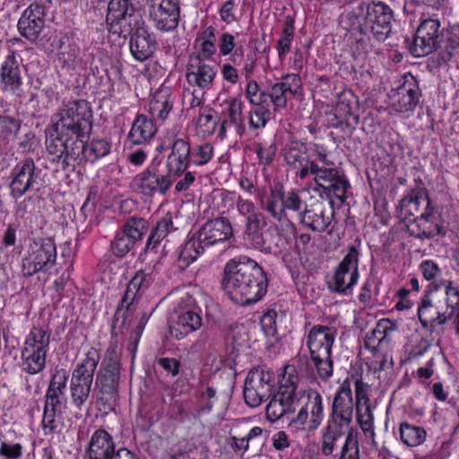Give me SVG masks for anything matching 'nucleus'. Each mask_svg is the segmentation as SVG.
<instances>
[{
  "label": "nucleus",
  "instance_id": "nucleus-15",
  "mask_svg": "<svg viewBox=\"0 0 459 459\" xmlns=\"http://www.w3.org/2000/svg\"><path fill=\"white\" fill-rule=\"evenodd\" d=\"M148 230L147 220L136 216L129 217L111 242L110 249L113 255L120 258L126 256L138 242L142 241Z\"/></svg>",
  "mask_w": 459,
  "mask_h": 459
},
{
  "label": "nucleus",
  "instance_id": "nucleus-29",
  "mask_svg": "<svg viewBox=\"0 0 459 459\" xmlns=\"http://www.w3.org/2000/svg\"><path fill=\"white\" fill-rule=\"evenodd\" d=\"M216 75L212 65L206 64L200 55L191 56L186 67V80L201 89L210 88Z\"/></svg>",
  "mask_w": 459,
  "mask_h": 459
},
{
  "label": "nucleus",
  "instance_id": "nucleus-51",
  "mask_svg": "<svg viewBox=\"0 0 459 459\" xmlns=\"http://www.w3.org/2000/svg\"><path fill=\"white\" fill-rule=\"evenodd\" d=\"M243 234L244 239L249 246L259 250L264 249L265 241L261 224L244 227Z\"/></svg>",
  "mask_w": 459,
  "mask_h": 459
},
{
  "label": "nucleus",
  "instance_id": "nucleus-54",
  "mask_svg": "<svg viewBox=\"0 0 459 459\" xmlns=\"http://www.w3.org/2000/svg\"><path fill=\"white\" fill-rule=\"evenodd\" d=\"M294 35L293 21H287L284 24L282 33L278 40V54L280 57L284 56L290 48L291 41Z\"/></svg>",
  "mask_w": 459,
  "mask_h": 459
},
{
  "label": "nucleus",
  "instance_id": "nucleus-47",
  "mask_svg": "<svg viewBox=\"0 0 459 459\" xmlns=\"http://www.w3.org/2000/svg\"><path fill=\"white\" fill-rule=\"evenodd\" d=\"M358 423L366 436L374 437V415L371 404L356 406Z\"/></svg>",
  "mask_w": 459,
  "mask_h": 459
},
{
  "label": "nucleus",
  "instance_id": "nucleus-28",
  "mask_svg": "<svg viewBox=\"0 0 459 459\" xmlns=\"http://www.w3.org/2000/svg\"><path fill=\"white\" fill-rule=\"evenodd\" d=\"M352 393L349 385L343 383L334 395L328 420L351 426L353 416Z\"/></svg>",
  "mask_w": 459,
  "mask_h": 459
},
{
  "label": "nucleus",
  "instance_id": "nucleus-38",
  "mask_svg": "<svg viewBox=\"0 0 459 459\" xmlns=\"http://www.w3.org/2000/svg\"><path fill=\"white\" fill-rule=\"evenodd\" d=\"M22 124V120L19 117L0 114V154L3 147L7 146L12 138L20 134Z\"/></svg>",
  "mask_w": 459,
  "mask_h": 459
},
{
  "label": "nucleus",
  "instance_id": "nucleus-46",
  "mask_svg": "<svg viewBox=\"0 0 459 459\" xmlns=\"http://www.w3.org/2000/svg\"><path fill=\"white\" fill-rule=\"evenodd\" d=\"M351 283V273L346 271L341 272L340 269L336 268L332 281L328 282V287L333 292L347 295L356 285Z\"/></svg>",
  "mask_w": 459,
  "mask_h": 459
},
{
  "label": "nucleus",
  "instance_id": "nucleus-62",
  "mask_svg": "<svg viewBox=\"0 0 459 459\" xmlns=\"http://www.w3.org/2000/svg\"><path fill=\"white\" fill-rule=\"evenodd\" d=\"M188 165L182 162L181 160L168 156L166 160V170H164V172L166 175L169 176L170 180L173 183L177 178L183 175Z\"/></svg>",
  "mask_w": 459,
  "mask_h": 459
},
{
  "label": "nucleus",
  "instance_id": "nucleus-50",
  "mask_svg": "<svg viewBox=\"0 0 459 459\" xmlns=\"http://www.w3.org/2000/svg\"><path fill=\"white\" fill-rule=\"evenodd\" d=\"M169 156L189 165L191 162V146L189 142L184 138L174 139L171 145V152Z\"/></svg>",
  "mask_w": 459,
  "mask_h": 459
},
{
  "label": "nucleus",
  "instance_id": "nucleus-52",
  "mask_svg": "<svg viewBox=\"0 0 459 459\" xmlns=\"http://www.w3.org/2000/svg\"><path fill=\"white\" fill-rule=\"evenodd\" d=\"M213 156V147L204 143L191 148V162L197 166L207 164Z\"/></svg>",
  "mask_w": 459,
  "mask_h": 459
},
{
  "label": "nucleus",
  "instance_id": "nucleus-11",
  "mask_svg": "<svg viewBox=\"0 0 459 459\" xmlns=\"http://www.w3.org/2000/svg\"><path fill=\"white\" fill-rule=\"evenodd\" d=\"M41 170L36 166L31 157L21 160L13 168L8 185L9 195L13 200L23 197L26 194L39 189V176Z\"/></svg>",
  "mask_w": 459,
  "mask_h": 459
},
{
  "label": "nucleus",
  "instance_id": "nucleus-31",
  "mask_svg": "<svg viewBox=\"0 0 459 459\" xmlns=\"http://www.w3.org/2000/svg\"><path fill=\"white\" fill-rule=\"evenodd\" d=\"M117 450L113 437L104 429H98L91 435L86 454L89 459H111Z\"/></svg>",
  "mask_w": 459,
  "mask_h": 459
},
{
  "label": "nucleus",
  "instance_id": "nucleus-12",
  "mask_svg": "<svg viewBox=\"0 0 459 459\" xmlns=\"http://www.w3.org/2000/svg\"><path fill=\"white\" fill-rule=\"evenodd\" d=\"M310 175L314 176V181L318 188L323 190L328 197L334 196L341 202L346 199V193L351 187L345 174L333 166H320L319 163H312Z\"/></svg>",
  "mask_w": 459,
  "mask_h": 459
},
{
  "label": "nucleus",
  "instance_id": "nucleus-34",
  "mask_svg": "<svg viewBox=\"0 0 459 459\" xmlns=\"http://www.w3.org/2000/svg\"><path fill=\"white\" fill-rule=\"evenodd\" d=\"M440 41L438 66L448 64L455 55L459 53V26L445 28Z\"/></svg>",
  "mask_w": 459,
  "mask_h": 459
},
{
  "label": "nucleus",
  "instance_id": "nucleus-37",
  "mask_svg": "<svg viewBox=\"0 0 459 459\" xmlns=\"http://www.w3.org/2000/svg\"><path fill=\"white\" fill-rule=\"evenodd\" d=\"M47 354L48 352L23 346L21 353L22 370L30 375L40 373L46 368Z\"/></svg>",
  "mask_w": 459,
  "mask_h": 459
},
{
  "label": "nucleus",
  "instance_id": "nucleus-35",
  "mask_svg": "<svg viewBox=\"0 0 459 459\" xmlns=\"http://www.w3.org/2000/svg\"><path fill=\"white\" fill-rule=\"evenodd\" d=\"M157 132L152 118L140 114L133 122L131 130L128 134V139L134 144H143L152 139Z\"/></svg>",
  "mask_w": 459,
  "mask_h": 459
},
{
  "label": "nucleus",
  "instance_id": "nucleus-3",
  "mask_svg": "<svg viewBox=\"0 0 459 459\" xmlns=\"http://www.w3.org/2000/svg\"><path fill=\"white\" fill-rule=\"evenodd\" d=\"M221 285L234 303L244 307L262 299L267 292L268 278L257 262L240 256L226 263Z\"/></svg>",
  "mask_w": 459,
  "mask_h": 459
},
{
  "label": "nucleus",
  "instance_id": "nucleus-63",
  "mask_svg": "<svg viewBox=\"0 0 459 459\" xmlns=\"http://www.w3.org/2000/svg\"><path fill=\"white\" fill-rule=\"evenodd\" d=\"M206 38L201 44V53L198 55L201 56V58L204 61V59L210 58L216 52V47L213 41L214 39V29L212 27H209L204 33Z\"/></svg>",
  "mask_w": 459,
  "mask_h": 459
},
{
  "label": "nucleus",
  "instance_id": "nucleus-58",
  "mask_svg": "<svg viewBox=\"0 0 459 459\" xmlns=\"http://www.w3.org/2000/svg\"><path fill=\"white\" fill-rule=\"evenodd\" d=\"M62 412L43 410L41 426L46 434H54L59 431Z\"/></svg>",
  "mask_w": 459,
  "mask_h": 459
},
{
  "label": "nucleus",
  "instance_id": "nucleus-30",
  "mask_svg": "<svg viewBox=\"0 0 459 459\" xmlns=\"http://www.w3.org/2000/svg\"><path fill=\"white\" fill-rule=\"evenodd\" d=\"M153 281L152 273L145 270H139L128 283L124 296L121 299L120 306L117 307L116 316L120 313V309L125 307L129 311L133 305L138 300L144 291L150 287Z\"/></svg>",
  "mask_w": 459,
  "mask_h": 459
},
{
  "label": "nucleus",
  "instance_id": "nucleus-43",
  "mask_svg": "<svg viewBox=\"0 0 459 459\" xmlns=\"http://www.w3.org/2000/svg\"><path fill=\"white\" fill-rule=\"evenodd\" d=\"M400 438L407 446H417L426 438V431L422 427L402 422L399 428Z\"/></svg>",
  "mask_w": 459,
  "mask_h": 459
},
{
  "label": "nucleus",
  "instance_id": "nucleus-60",
  "mask_svg": "<svg viewBox=\"0 0 459 459\" xmlns=\"http://www.w3.org/2000/svg\"><path fill=\"white\" fill-rule=\"evenodd\" d=\"M305 204L303 203L299 194L297 191L291 190L287 193L283 191V208L284 212L286 211H293L299 212V213L303 212V207Z\"/></svg>",
  "mask_w": 459,
  "mask_h": 459
},
{
  "label": "nucleus",
  "instance_id": "nucleus-23",
  "mask_svg": "<svg viewBox=\"0 0 459 459\" xmlns=\"http://www.w3.org/2000/svg\"><path fill=\"white\" fill-rule=\"evenodd\" d=\"M282 155L289 169L300 179L310 175V167L316 163L307 154V145L300 141H292L282 149Z\"/></svg>",
  "mask_w": 459,
  "mask_h": 459
},
{
  "label": "nucleus",
  "instance_id": "nucleus-53",
  "mask_svg": "<svg viewBox=\"0 0 459 459\" xmlns=\"http://www.w3.org/2000/svg\"><path fill=\"white\" fill-rule=\"evenodd\" d=\"M192 312L200 314L201 308L197 305L195 298L189 293L184 294L178 301L174 308V316L176 317L191 315Z\"/></svg>",
  "mask_w": 459,
  "mask_h": 459
},
{
  "label": "nucleus",
  "instance_id": "nucleus-49",
  "mask_svg": "<svg viewBox=\"0 0 459 459\" xmlns=\"http://www.w3.org/2000/svg\"><path fill=\"white\" fill-rule=\"evenodd\" d=\"M173 108V101L169 96L154 97L150 102V111L153 117L165 121Z\"/></svg>",
  "mask_w": 459,
  "mask_h": 459
},
{
  "label": "nucleus",
  "instance_id": "nucleus-27",
  "mask_svg": "<svg viewBox=\"0 0 459 459\" xmlns=\"http://www.w3.org/2000/svg\"><path fill=\"white\" fill-rule=\"evenodd\" d=\"M399 208L401 216H404L405 219L410 216L415 218L422 212L435 210L425 187L411 189L402 198Z\"/></svg>",
  "mask_w": 459,
  "mask_h": 459
},
{
  "label": "nucleus",
  "instance_id": "nucleus-39",
  "mask_svg": "<svg viewBox=\"0 0 459 459\" xmlns=\"http://www.w3.org/2000/svg\"><path fill=\"white\" fill-rule=\"evenodd\" d=\"M51 334V329L47 325L33 326L26 336L23 346L48 352Z\"/></svg>",
  "mask_w": 459,
  "mask_h": 459
},
{
  "label": "nucleus",
  "instance_id": "nucleus-25",
  "mask_svg": "<svg viewBox=\"0 0 459 459\" xmlns=\"http://www.w3.org/2000/svg\"><path fill=\"white\" fill-rule=\"evenodd\" d=\"M300 85L301 82L299 75L286 74L282 76L281 82H275L267 88L265 105L271 102L275 111L284 108L288 100L294 96Z\"/></svg>",
  "mask_w": 459,
  "mask_h": 459
},
{
  "label": "nucleus",
  "instance_id": "nucleus-33",
  "mask_svg": "<svg viewBox=\"0 0 459 459\" xmlns=\"http://www.w3.org/2000/svg\"><path fill=\"white\" fill-rule=\"evenodd\" d=\"M349 425L328 420L326 426L322 431L321 437V453L325 456H330L337 446V442L343 437L346 438L347 433L351 429Z\"/></svg>",
  "mask_w": 459,
  "mask_h": 459
},
{
  "label": "nucleus",
  "instance_id": "nucleus-6",
  "mask_svg": "<svg viewBox=\"0 0 459 459\" xmlns=\"http://www.w3.org/2000/svg\"><path fill=\"white\" fill-rule=\"evenodd\" d=\"M99 350L91 347L85 354V358L73 369L70 379V396L72 404L82 410L87 402L92 398V384L94 374L100 363Z\"/></svg>",
  "mask_w": 459,
  "mask_h": 459
},
{
  "label": "nucleus",
  "instance_id": "nucleus-17",
  "mask_svg": "<svg viewBox=\"0 0 459 459\" xmlns=\"http://www.w3.org/2000/svg\"><path fill=\"white\" fill-rule=\"evenodd\" d=\"M421 95L418 80L411 74H407L403 77V82L389 95L391 108L397 113L413 111Z\"/></svg>",
  "mask_w": 459,
  "mask_h": 459
},
{
  "label": "nucleus",
  "instance_id": "nucleus-2",
  "mask_svg": "<svg viewBox=\"0 0 459 459\" xmlns=\"http://www.w3.org/2000/svg\"><path fill=\"white\" fill-rule=\"evenodd\" d=\"M299 380L294 366H286L278 391L266 406V418L271 422H275L284 415L294 412L300 402L306 399L289 425L297 429L313 431L319 427L324 419L322 396L316 390L309 389L307 393L298 390Z\"/></svg>",
  "mask_w": 459,
  "mask_h": 459
},
{
  "label": "nucleus",
  "instance_id": "nucleus-20",
  "mask_svg": "<svg viewBox=\"0 0 459 459\" xmlns=\"http://www.w3.org/2000/svg\"><path fill=\"white\" fill-rule=\"evenodd\" d=\"M149 13L159 30L172 31L178 26L179 0H150Z\"/></svg>",
  "mask_w": 459,
  "mask_h": 459
},
{
  "label": "nucleus",
  "instance_id": "nucleus-7",
  "mask_svg": "<svg viewBox=\"0 0 459 459\" xmlns=\"http://www.w3.org/2000/svg\"><path fill=\"white\" fill-rule=\"evenodd\" d=\"M337 331L326 325H314L307 334V346L311 359L322 380L329 379L333 371L332 347Z\"/></svg>",
  "mask_w": 459,
  "mask_h": 459
},
{
  "label": "nucleus",
  "instance_id": "nucleus-45",
  "mask_svg": "<svg viewBox=\"0 0 459 459\" xmlns=\"http://www.w3.org/2000/svg\"><path fill=\"white\" fill-rule=\"evenodd\" d=\"M262 434V428L254 427L242 437H237L235 436L230 437L228 440V444L237 455H243L248 450L249 443L254 438L260 437Z\"/></svg>",
  "mask_w": 459,
  "mask_h": 459
},
{
  "label": "nucleus",
  "instance_id": "nucleus-56",
  "mask_svg": "<svg viewBox=\"0 0 459 459\" xmlns=\"http://www.w3.org/2000/svg\"><path fill=\"white\" fill-rule=\"evenodd\" d=\"M266 91H261L255 80L247 82L246 88V97L249 103L254 106H262L266 104Z\"/></svg>",
  "mask_w": 459,
  "mask_h": 459
},
{
  "label": "nucleus",
  "instance_id": "nucleus-22",
  "mask_svg": "<svg viewBox=\"0 0 459 459\" xmlns=\"http://www.w3.org/2000/svg\"><path fill=\"white\" fill-rule=\"evenodd\" d=\"M22 60H19L14 52L9 54L3 62L0 69V83L4 92L22 98L23 90Z\"/></svg>",
  "mask_w": 459,
  "mask_h": 459
},
{
  "label": "nucleus",
  "instance_id": "nucleus-57",
  "mask_svg": "<svg viewBox=\"0 0 459 459\" xmlns=\"http://www.w3.org/2000/svg\"><path fill=\"white\" fill-rule=\"evenodd\" d=\"M79 54V48L75 44L70 43L67 39V43L61 41L57 56L59 61L64 65H70L74 64Z\"/></svg>",
  "mask_w": 459,
  "mask_h": 459
},
{
  "label": "nucleus",
  "instance_id": "nucleus-10",
  "mask_svg": "<svg viewBox=\"0 0 459 459\" xmlns=\"http://www.w3.org/2000/svg\"><path fill=\"white\" fill-rule=\"evenodd\" d=\"M444 30L436 15L422 18L409 48L411 54L420 57L438 50Z\"/></svg>",
  "mask_w": 459,
  "mask_h": 459
},
{
  "label": "nucleus",
  "instance_id": "nucleus-18",
  "mask_svg": "<svg viewBox=\"0 0 459 459\" xmlns=\"http://www.w3.org/2000/svg\"><path fill=\"white\" fill-rule=\"evenodd\" d=\"M134 183L146 196L165 195L173 184L160 164L150 165L134 178Z\"/></svg>",
  "mask_w": 459,
  "mask_h": 459
},
{
  "label": "nucleus",
  "instance_id": "nucleus-19",
  "mask_svg": "<svg viewBox=\"0 0 459 459\" xmlns=\"http://www.w3.org/2000/svg\"><path fill=\"white\" fill-rule=\"evenodd\" d=\"M442 284L445 286L446 310L441 311L440 308H438L437 315L434 316V320L431 321L429 327L426 328L429 331L431 335H435L434 338L437 337V339H439L442 331H438L436 327L437 325H443L447 321L451 320L455 312H457L455 319V331L459 336V287L455 286L451 281H446L442 282Z\"/></svg>",
  "mask_w": 459,
  "mask_h": 459
},
{
  "label": "nucleus",
  "instance_id": "nucleus-44",
  "mask_svg": "<svg viewBox=\"0 0 459 459\" xmlns=\"http://www.w3.org/2000/svg\"><path fill=\"white\" fill-rule=\"evenodd\" d=\"M359 251L357 246H350L348 253L339 264L337 269L341 272L346 271L351 273V283L356 284L359 279Z\"/></svg>",
  "mask_w": 459,
  "mask_h": 459
},
{
  "label": "nucleus",
  "instance_id": "nucleus-21",
  "mask_svg": "<svg viewBox=\"0 0 459 459\" xmlns=\"http://www.w3.org/2000/svg\"><path fill=\"white\" fill-rule=\"evenodd\" d=\"M46 6L42 2L35 1L22 13L17 24L20 34L34 42L45 27Z\"/></svg>",
  "mask_w": 459,
  "mask_h": 459
},
{
  "label": "nucleus",
  "instance_id": "nucleus-8",
  "mask_svg": "<svg viewBox=\"0 0 459 459\" xmlns=\"http://www.w3.org/2000/svg\"><path fill=\"white\" fill-rule=\"evenodd\" d=\"M56 262V246L52 238H34L22 259V273L31 277L38 273L48 272Z\"/></svg>",
  "mask_w": 459,
  "mask_h": 459
},
{
  "label": "nucleus",
  "instance_id": "nucleus-42",
  "mask_svg": "<svg viewBox=\"0 0 459 459\" xmlns=\"http://www.w3.org/2000/svg\"><path fill=\"white\" fill-rule=\"evenodd\" d=\"M243 101L240 99H233L230 100L226 117L221 121L219 136L223 138L226 134L227 128L230 126L238 127L243 122Z\"/></svg>",
  "mask_w": 459,
  "mask_h": 459
},
{
  "label": "nucleus",
  "instance_id": "nucleus-41",
  "mask_svg": "<svg viewBox=\"0 0 459 459\" xmlns=\"http://www.w3.org/2000/svg\"><path fill=\"white\" fill-rule=\"evenodd\" d=\"M439 287V284L435 282L430 283L429 285V290L425 291L418 307V316L423 328L429 327V323L434 320V316L437 315V311L439 308L432 304L430 299V292L437 290Z\"/></svg>",
  "mask_w": 459,
  "mask_h": 459
},
{
  "label": "nucleus",
  "instance_id": "nucleus-40",
  "mask_svg": "<svg viewBox=\"0 0 459 459\" xmlns=\"http://www.w3.org/2000/svg\"><path fill=\"white\" fill-rule=\"evenodd\" d=\"M202 326L200 314L192 312L191 315L176 317L175 325L171 332L177 339H182L187 334L195 332Z\"/></svg>",
  "mask_w": 459,
  "mask_h": 459
},
{
  "label": "nucleus",
  "instance_id": "nucleus-26",
  "mask_svg": "<svg viewBox=\"0 0 459 459\" xmlns=\"http://www.w3.org/2000/svg\"><path fill=\"white\" fill-rule=\"evenodd\" d=\"M329 204V207L324 203L310 208L305 206L303 212H300L301 223L313 231H325L334 217L333 201L330 200Z\"/></svg>",
  "mask_w": 459,
  "mask_h": 459
},
{
  "label": "nucleus",
  "instance_id": "nucleus-4",
  "mask_svg": "<svg viewBox=\"0 0 459 459\" xmlns=\"http://www.w3.org/2000/svg\"><path fill=\"white\" fill-rule=\"evenodd\" d=\"M233 229L225 217L208 220L198 230L190 232L178 252V266L186 268L204 253L206 248L223 245L224 248L230 246Z\"/></svg>",
  "mask_w": 459,
  "mask_h": 459
},
{
  "label": "nucleus",
  "instance_id": "nucleus-55",
  "mask_svg": "<svg viewBox=\"0 0 459 459\" xmlns=\"http://www.w3.org/2000/svg\"><path fill=\"white\" fill-rule=\"evenodd\" d=\"M220 120L212 115V109L209 107L203 108L198 116L197 126L204 128V132L213 134Z\"/></svg>",
  "mask_w": 459,
  "mask_h": 459
},
{
  "label": "nucleus",
  "instance_id": "nucleus-5",
  "mask_svg": "<svg viewBox=\"0 0 459 459\" xmlns=\"http://www.w3.org/2000/svg\"><path fill=\"white\" fill-rule=\"evenodd\" d=\"M352 15L353 25L361 35H372L377 41L383 42L392 32L394 11L382 1L361 3Z\"/></svg>",
  "mask_w": 459,
  "mask_h": 459
},
{
  "label": "nucleus",
  "instance_id": "nucleus-48",
  "mask_svg": "<svg viewBox=\"0 0 459 459\" xmlns=\"http://www.w3.org/2000/svg\"><path fill=\"white\" fill-rule=\"evenodd\" d=\"M359 432L356 429L349 430L342 447L339 459H359Z\"/></svg>",
  "mask_w": 459,
  "mask_h": 459
},
{
  "label": "nucleus",
  "instance_id": "nucleus-1",
  "mask_svg": "<svg viewBox=\"0 0 459 459\" xmlns=\"http://www.w3.org/2000/svg\"><path fill=\"white\" fill-rule=\"evenodd\" d=\"M46 130V147L53 162H62L64 169L74 162L94 163L110 152L111 143L106 138L89 140L92 131V110L84 100H63L51 117Z\"/></svg>",
  "mask_w": 459,
  "mask_h": 459
},
{
  "label": "nucleus",
  "instance_id": "nucleus-13",
  "mask_svg": "<svg viewBox=\"0 0 459 459\" xmlns=\"http://www.w3.org/2000/svg\"><path fill=\"white\" fill-rule=\"evenodd\" d=\"M275 375L263 368H252L245 380L244 399L250 407H257L273 394Z\"/></svg>",
  "mask_w": 459,
  "mask_h": 459
},
{
  "label": "nucleus",
  "instance_id": "nucleus-61",
  "mask_svg": "<svg viewBox=\"0 0 459 459\" xmlns=\"http://www.w3.org/2000/svg\"><path fill=\"white\" fill-rule=\"evenodd\" d=\"M276 317V311L271 309L265 312L260 319L263 332L267 337H275L277 335Z\"/></svg>",
  "mask_w": 459,
  "mask_h": 459
},
{
  "label": "nucleus",
  "instance_id": "nucleus-64",
  "mask_svg": "<svg viewBox=\"0 0 459 459\" xmlns=\"http://www.w3.org/2000/svg\"><path fill=\"white\" fill-rule=\"evenodd\" d=\"M0 456L5 459H20L22 456V446L19 443L10 444L2 441L0 445Z\"/></svg>",
  "mask_w": 459,
  "mask_h": 459
},
{
  "label": "nucleus",
  "instance_id": "nucleus-24",
  "mask_svg": "<svg viewBox=\"0 0 459 459\" xmlns=\"http://www.w3.org/2000/svg\"><path fill=\"white\" fill-rule=\"evenodd\" d=\"M408 232L420 239L446 236V230L441 220L434 215V210L422 212L407 225Z\"/></svg>",
  "mask_w": 459,
  "mask_h": 459
},
{
  "label": "nucleus",
  "instance_id": "nucleus-14",
  "mask_svg": "<svg viewBox=\"0 0 459 459\" xmlns=\"http://www.w3.org/2000/svg\"><path fill=\"white\" fill-rule=\"evenodd\" d=\"M142 0H110L106 22L109 31L116 33L143 20L141 14Z\"/></svg>",
  "mask_w": 459,
  "mask_h": 459
},
{
  "label": "nucleus",
  "instance_id": "nucleus-32",
  "mask_svg": "<svg viewBox=\"0 0 459 459\" xmlns=\"http://www.w3.org/2000/svg\"><path fill=\"white\" fill-rule=\"evenodd\" d=\"M396 329L397 325L395 322L388 318L381 319L375 329L366 336L364 347L372 353L380 351L390 343L391 338L389 334Z\"/></svg>",
  "mask_w": 459,
  "mask_h": 459
},
{
  "label": "nucleus",
  "instance_id": "nucleus-16",
  "mask_svg": "<svg viewBox=\"0 0 459 459\" xmlns=\"http://www.w3.org/2000/svg\"><path fill=\"white\" fill-rule=\"evenodd\" d=\"M119 37L126 39L130 36L129 48L132 56L140 62L150 58L156 51L158 43L154 34L148 30L144 20L135 25H130L117 32Z\"/></svg>",
  "mask_w": 459,
  "mask_h": 459
},
{
  "label": "nucleus",
  "instance_id": "nucleus-36",
  "mask_svg": "<svg viewBox=\"0 0 459 459\" xmlns=\"http://www.w3.org/2000/svg\"><path fill=\"white\" fill-rule=\"evenodd\" d=\"M261 207L279 222L286 218L283 208L282 185H275L270 187V194L265 201H261Z\"/></svg>",
  "mask_w": 459,
  "mask_h": 459
},
{
  "label": "nucleus",
  "instance_id": "nucleus-59",
  "mask_svg": "<svg viewBox=\"0 0 459 459\" xmlns=\"http://www.w3.org/2000/svg\"><path fill=\"white\" fill-rule=\"evenodd\" d=\"M255 107V109L249 112V125L254 129H258L265 126L269 119L270 111L264 105Z\"/></svg>",
  "mask_w": 459,
  "mask_h": 459
},
{
  "label": "nucleus",
  "instance_id": "nucleus-9",
  "mask_svg": "<svg viewBox=\"0 0 459 459\" xmlns=\"http://www.w3.org/2000/svg\"><path fill=\"white\" fill-rule=\"evenodd\" d=\"M121 364L116 346L110 345L105 353L95 378L98 400L108 402L118 393Z\"/></svg>",
  "mask_w": 459,
  "mask_h": 459
}]
</instances>
